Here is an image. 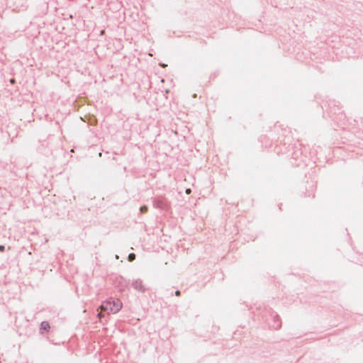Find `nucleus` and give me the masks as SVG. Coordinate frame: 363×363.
<instances>
[{"label": "nucleus", "mask_w": 363, "mask_h": 363, "mask_svg": "<svg viewBox=\"0 0 363 363\" xmlns=\"http://www.w3.org/2000/svg\"><path fill=\"white\" fill-rule=\"evenodd\" d=\"M122 302L118 299L107 301L101 306V312L99 313L98 317L101 318L104 316L102 311H106L108 314L111 313H116L122 308Z\"/></svg>", "instance_id": "obj_1"}, {"label": "nucleus", "mask_w": 363, "mask_h": 363, "mask_svg": "<svg viewBox=\"0 0 363 363\" xmlns=\"http://www.w3.org/2000/svg\"><path fill=\"white\" fill-rule=\"evenodd\" d=\"M50 324L49 323L46 322V321H43L42 322L41 325H40V329L41 330H46V331H48L49 329H50Z\"/></svg>", "instance_id": "obj_2"}, {"label": "nucleus", "mask_w": 363, "mask_h": 363, "mask_svg": "<svg viewBox=\"0 0 363 363\" xmlns=\"http://www.w3.org/2000/svg\"><path fill=\"white\" fill-rule=\"evenodd\" d=\"M135 259V255L134 253H130L129 255H128V259L129 261H133L134 259Z\"/></svg>", "instance_id": "obj_3"}, {"label": "nucleus", "mask_w": 363, "mask_h": 363, "mask_svg": "<svg viewBox=\"0 0 363 363\" xmlns=\"http://www.w3.org/2000/svg\"><path fill=\"white\" fill-rule=\"evenodd\" d=\"M147 208L146 206H142L140 208V211L142 213H145V212H147Z\"/></svg>", "instance_id": "obj_4"}, {"label": "nucleus", "mask_w": 363, "mask_h": 363, "mask_svg": "<svg viewBox=\"0 0 363 363\" xmlns=\"http://www.w3.org/2000/svg\"><path fill=\"white\" fill-rule=\"evenodd\" d=\"M0 251L1 252H4V245H0Z\"/></svg>", "instance_id": "obj_5"}, {"label": "nucleus", "mask_w": 363, "mask_h": 363, "mask_svg": "<svg viewBox=\"0 0 363 363\" xmlns=\"http://www.w3.org/2000/svg\"><path fill=\"white\" fill-rule=\"evenodd\" d=\"M190 193H191V189H187L186 190V194H189Z\"/></svg>", "instance_id": "obj_6"}, {"label": "nucleus", "mask_w": 363, "mask_h": 363, "mask_svg": "<svg viewBox=\"0 0 363 363\" xmlns=\"http://www.w3.org/2000/svg\"><path fill=\"white\" fill-rule=\"evenodd\" d=\"M175 295H176V296H179L180 295V291H177L175 292Z\"/></svg>", "instance_id": "obj_7"}, {"label": "nucleus", "mask_w": 363, "mask_h": 363, "mask_svg": "<svg viewBox=\"0 0 363 363\" xmlns=\"http://www.w3.org/2000/svg\"><path fill=\"white\" fill-rule=\"evenodd\" d=\"M10 82H11V84H14V83H15V80H14L13 79H11Z\"/></svg>", "instance_id": "obj_8"}]
</instances>
